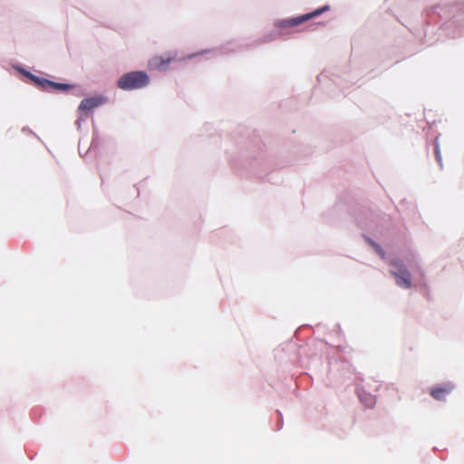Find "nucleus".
Returning a JSON list of instances; mask_svg holds the SVG:
<instances>
[{"mask_svg": "<svg viewBox=\"0 0 464 464\" xmlns=\"http://www.w3.org/2000/svg\"><path fill=\"white\" fill-rule=\"evenodd\" d=\"M149 76L145 72L136 71L123 74L117 82L120 89L130 91L140 89L148 85Z\"/></svg>", "mask_w": 464, "mask_h": 464, "instance_id": "f257e3e1", "label": "nucleus"}, {"mask_svg": "<svg viewBox=\"0 0 464 464\" xmlns=\"http://www.w3.org/2000/svg\"><path fill=\"white\" fill-rule=\"evenodd\" d=\"M392 269L391 274L395 277L398 286L405 289L411 287V275L405 267L403 262L400 259H392L390 261Z\"/></svg>", "mask_w": 464, "mask_h": 464, "instance_id": "f03ea898", "label": "nucleus"}, {"mask_svg": "<svg viewBox=\"0 0 464 464\" xmlns=\"http://www.w3.org/2000/svg\"><path fill=\"white\" fill-rule=\"evenodd\" d=\"M326 10H328V6H324V7L314 10V12H311V13H308V14H303V15H300L297 17L284 19V20L277 22L276 26L279 28H287V27L297 26L304 22H306L314 17L320 15Z\"/></svg>", "mask_w": 464, "mask_h": 464, "instance_id": "7ed1b4c3", "label": "nucleus"}, {"mask_svg": "<svg viewBox=\"0 0 464 464\" xmlns=\"http://www.w3.org/2000/svg\"><path fill=\"white\" fill-rule=\"evenodd\" d=\"M27 76L42 90L49 91L54 90L58 92H66L72 89V86L66 83H59L54 82L50 80L37 77L30 72L27 73Z\"/></svg>", "mask_w": 464, "mask_h": 464, "instance_id": "20e7f679", "label": "nucleus"}, {"mask_svg": "<svg viewBox=\"0 0 464 464\" xmlns=\"http://www.w3.org/2000/svg\"><path fill=\"white\" fill-rule=\"evenodd\" d=\"M173 60L171 54L154 56L149 61L148 66L150 70H166Z\"/></svg>", "mask_w": 464, "mask_h": 464, "instance_id": "39448f33", "label": "nucleus"}, {"mask_svg": "<svg viewBox=\"0 0 464 464\" xmlns=\"http://www.w3.org/2000/svg\"><path fill=\"white\" fill-rule=\"evenodd\" d=\"M105 102V99L102 96H95V97H90L83 99L80 105H79V111H89L102 103Z\"/></svg>", "mask_w": 464, "mask_h": 464, "instance_id": "423d86ee", "label": "nucleus"}, {"mask_svg": "<svg viewBox=\"0 0 464 464\" xmlns=\"http://www.w3.org/2000/svg\"><path fill=\"white\" fill-rule=\"evenodd\" d=\"M452 391V386L446 384L444 386L434 387L430 390V395L437 401H444L446 396Z\"/></svg>", "mask_w": 464, "mask_h": 464, "instance_id": "0eeeda50", "label": "nucleus"}, {"mask_svg": "<svg viewBox=\"0 0 464 464\" xmlns=\"http://www.w3.org/2000/svg\"><path fill=\"white\" fill-rule=\"evenodd\" d=\"M435 154H436L437 160L439 162H440L441 161V157H440V150H439L438 146L435 149Z\"/></svg>", "mask_w": 464, "mask_h": 464, "instance_id": "6e6552de", "label": "nucleus"}, {"mask_svg": "<svg viewBox=\"0 0 464 464\" xmlns=\"http://www.w3.org/2000/svg\"><path fill=\"white\" fill-rule=\"evenodd\" d=\"M378 253L382 256L384 257V252L382 251V249L380 247V246H377L376 247Z\"/></svg>", "mask_w": 464, "mask_h": 464, "instance_id": "1a4fd4ad", "label": "nucleus"}]
</instances>
